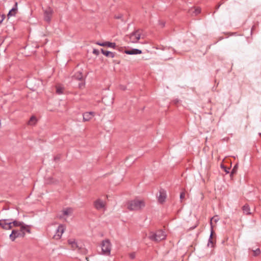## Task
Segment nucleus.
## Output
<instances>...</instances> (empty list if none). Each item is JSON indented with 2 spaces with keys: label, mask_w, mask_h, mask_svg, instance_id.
Segmentation results:
<instances>
[{
  "label": "nucleus",
  "mask_w": 261,
  "mask_h": 261,
  "mask_svg": "<svg viewBox=\"0 0 261 261\" xmlns=\"http://www.w3.org/2000/svg\"><path fill=\"white\" fill-rule=\"evenodd\" d=\"M12 219H4L3 220V222L2 223L1 227L5 229L9 230L11 229L12 228V223H11L10 221H12Z\"/></svg>",
  "instance_id": "obj_9"
},
{
  "label": "nucleus",
  "mask_w": 261,
  "mask_h": 261,
  "mask_svg": "<svg viewBox=\"0 0 261 261\" xmlns=\"http://www.w3.org/2000/svg\"><path fill=\"white\" fill-rule=\"evenodd\" d=\"M1 19L0 20V23H2L3 22V21L4 20V19L5 18V15L3 14L1 16Z\"/></svg>",
  "instance_id": "obj_33"
},
{
  "label": "nucleus",
  "mask_w": 261,
  "mask_h": 261,
  "mask_svg": "<svg viewBox=\"0 0 261 261\" xmlns=\"http://www.w3.org/2000/svg\"><path fill=\"white\" fill-rule=\"evenodd\" d=\"M223 3H224V2H222L221 3L219 4L218 5V6H216V10H218V9L219 8V7H220V6H221V5Z\"/></svg>",
  "instance_id": "obj_36"
},
{
  "label": "nucleus",
  "mask_w": 261,
  "mask_h": 261,
  "mask_svg": "<svg viewBox=\"0 0 261 261\" xmlns=\"http://www.w3.org/2000/svg\"><path fill=\"white\" fill-rule=\"evenodd\" d=\"M94 206L97 210H100L105 207L103 202L100 199H98L94 201Z\"/></svg>",
  "instance_id": "obj_13"
},
{
  "label": "nucleus",
  "mask_w": 261,
  "mask_h": 261,
  "mask_svg": "<svg viewBox=\"0 0 261 261\" xmlns=\"http://www.w3.org/2000/svg\"><path fill=\"white\" fill-rule=\"evenodd\" d=\"M224 171H225V172H226V173H227L229 172V169H226V168H225L224 167Z\"/></svg>",
  "instance_id": "obj_37"
},
{
  "label": "nucleus",
  "mask_w": 261,
  "mask_h": 261,
  "mask_svg": "<svg viewBox=\"0 0 261 261\" xmlns=\"http://www.w3.org/2000/svg\"><path fill=\"white\" fill-rule=\"evenodd\" d=\"M4 40V37L3 36H0V46L3 43Z\"/></svg>",
  "instance_id": "obj_29"
},
{
  "label": "nucleus",
  "mask_w": 261,
  "mask_h": 261,
  "mask_svg": "<svg viewBox=\"0 0 261 261\" xmlns=\"http://www.w3.org/2000/svg\"><path fill=\"white\" fill-rule=\"evenodd\" d=\"M25 235V232L22 231L21 229H20V230L13 229L10 234L9 238L12 241H14L16 238L19 237L23 238Z\"/></svg>",
  "instance_id": "obj_5"
},
{
  "label": "nucleus",
  "mask_w": 261,
  "mask_h": 261,
  "mask_svg": "<svg viewBox=\"0 0 261 261\" xmlns=\"http://www.w3.org/2000/svg\"><path fill=\"white\" fill-rule=\"evenodd\" d=\"M129 257L132 259H134L135 257V253H132L129 254Z\"/></svg>",
  "instance_id": "obj_32"
},
{
  "label": "nucleus",
  "mask_w": 261,
  "mask_h": 261,
  "mask_svg": "<svg viewBox=\"0 0 261 261\" xmlns=\"http://www.w3.org/2000/svg\"><path fill=\"white\" fill-rule=\"evenodd\" d=\"M158 201L160 203H163L166 198V194L164 190H161L159 192V195L158 196Z\"/></svg>",
  "instance_id": "obj_12"
},
{
  "label": "nucleus",
  "mask_w": 261,
  "mask_h": 261,
  "mask_svg": "<svg viewBox=\"0 0 261 261\" xmlns=\"http://www.w3.org/2000/svg\"><path fill=\"white\" fill-rule=\"evenodd\" d=\"M17 5V3L16 2L14 5L13 6V8L9 11V13L7 14L8 18L15 16L18 10Z\"/></svg>",
  "instance_id": "obj_10"
},
{
  "label": "nucleus",
  "mask_w": 261,
  "mask_h": 261,
  "mask_svg": "<svg viewBox=\"0 0 261 261\" xmlns=\"http://www.w3.org/2000/svg\"><path fill=\"white\" fill-rule=\"evenodd\" d=\"M124 53L127 55H138L142 54V50L137 48H133L125 50Z\"/></svg>",
  "instance_id": "obj_14"
},
{
  "label": "nucleus",
  "mask_w": 261,
  "mask_h": 261,
  "mask_svg": "<svg viewBox=\"0 0 261 261\" xmlns=\"http://www.w3.org/2000/svg\"><path fill=\"white\" fill-rule=\"evenodd\" d=\"M101 250L105 254H110L111 250V245L109 240L103 241L101 243Z\"/></svg>",
  "instance_id": "obj_6"
},
{
  "label": "nucleus",
  "mask_w": 261,
  "mask_h": 261,
  "mask_svg": "<svg viewBox=\"0 0 261 261\" xmlns=\"http://www.w3.org/2000/svg\"><path fill=\"white\" fill-rule=\"evenodd\" d=\"M162 24V27H164V25H165V23H163H163H162V24Z\"/></svg>",
  "instance_id": "obj_38"
},
{
  "label": "nucleus",
  "mask_w": 261,
  "mask_h": 261,
  "mask_svg": "<svg viewBox=\"0 0 261 261\" xmlns=\"http://www.w3.org/2000/svg\"><path fill=\"white\" fill-rule=\"evenodd\" d=\"M101 51L102 54L103 55H104L105 56H106V57H111L112 58H113L115 57V53H114L113 52L108 51V50H105L103 49H101Z\"/></svg>",
  "instance_id": "obj_17"
},
{
  "label": "nucleus",
  "mask_w": 261,
  "mask_h": 261,
  "mask_svg": "<svg viewBox=\"0 0 261 261\" xmlns=\"http://www.w3.org/2000/svg\"><path fill=\"white\" fill-rule=\"evenodd\" d=\"M65 230V226L62 224L59 225L55 234L53 236V238L55 240H59L61 238L63 233Z\"/></svg>",
  "instance_id": "obj_7"
},
{
  "label": "nucleus",
  "mask_w": 261,
  "mask_h": 261,
  "mask_svg": "<svg viewBox=\"0 0 261 261\" xmlns=\"http://www.w3.org/2000/svg\"><path fill=\"white\" fill-rule=\"evenodd\" d=\"M140 37L141 34L139 30L134 31L129 35H126L125 36L126 38H128L129 39V41L134 43L138 42V40L140 39Z\"/></svg>",
  "instance_id": "obj_4"
},
{
  "label": "nucleus",
  "mask_w": 261,
  "mask_h": 261,
  "mask_svg": "<svg viewBox=\"0 0 261 261\" xmlns=\"http://www.w3.org/2000/svg\"><path fill=\"white\" fill-rule=\"evenodd\" d=\"M145 205L143 200L134 199L128 202L127 208L130 211H138L144 207Z\"/></svg>",
  "instance_id": "obj_1"
},
{
  "label": "nucleus",
  "mask_w": 261,
  "mask_h": 261,
  "mask_svg": "<svg viewBox=\"0 0 261 261\" xmlns=\"http://www.w3.org/2000/svg\"><path fill=\"white\" fill-rule=\"evenodd\" d=\"M72 210L71 208H67L63 211V214L64 215L68 216L72 212Z\"/></svg>",
  "instance_id": "obj_22"
},
{
  "label": "nucleus",
  "mask_w": 261,
  "mask_h": 261,
  "mask_svg": "<svg viewBox=\"0 0 261 261\" xmlns=\"http://www.w3.org/2000/svg\"><path fill=\"white\" fill-rule=\"evenodd\" d=\"M75 76V77L78 80H82L83 78V75L81 72H77Z\"/></svg>",
  "instance_id": "obj_25"
},
{
  "label": "nucleus",
  "mask_w": 261,
  "mask_h": 261,
  "mask_svg": "<svg viewBox=\"0 0 261 261\" xmlns=\"http://www.w3.org/2000/svg\"><path fill=\"white\" fill-rule=\"evenodd\" d=\"M253 255L254 256H257L260 253V250L259 248H257L255 250H253Z\"/></svg>",
  "instance_id": "obj_24"
},
{
  "label": "nucleus",
  "mask_w": 261,
  "mask_h": 261,
  "mask_svg": "<svg viewBox=\"0 0 261 261\" xmlns=\"http://www.w3.org/2000/svg\"><path fill=\"white\" fill-rule=\"evenodd\" d=\"M96 44L101 46H108L109 47H111L113 48H115L116 47V44L115 43L110 42H104L102 43L97 42Z\"/></svg>",
  "instance_id": "obj_15"
},
{
  "label": "nucleus",
  "mask_w": 261,
  "mask_h": 261,
  "mask_svg": "<svg viewBox=\"0 0 261 261\" xmlns=\"http://www.w3.org/2000/svg\"><path fill=\"white\" fill-rule=\"evenodd\" d=\"M166 238V235L164 231L162 230H157L156 232H150L149 233L148 238L152 241L156 242L161 241Z\"/></svg>",
  "instance_id": "obj_2"
},
{
  "label": "nucleus",
  "mask_w": 261,
  "mask_h": 261,
  "mask_svg": "<svg viewBox=\"0 0 261 261\" xmlns=\"http://www.w3.org/2000/svg\"><path fill=\"white\" fill-rule=\"evenodd\" d=\"M2 222H3V220H0V226H1Z\"/></svg>",
  "instance_id": "obj_40"
},
{
  "label": "nucleus",
  "mask_w": 261,
  "mask_h": 261,
  "mask_svg": "<svg viewBox=\"0 0 261 261\" xmlns=\"http://www.w3.org/2000/svg\"><path fill=\"white\" fill-rule=\"evenodd\" d=\"M95 115V113L93 112H88L83 113V121H88L90 119H92L93 117Z\"/></svg>",
  "instance_id": "obj_11"
},
{
  "label": "nucleus",
  "mask_w": 261,
  "mask_h": 261,
  "mask_svg": "<svg viewBox=\"0 0 261 261\" xmlns=\"http://www.w3.org/2000/svg\"><path fill=\"white\" fill-rule=\"evenodd\" d=\"M21 229L22 230V231L24 232L25 233V232H27L29 233H31V230L29 228V226L27 225H25L24 223L23 225L22 226H21Z\"/></svg>",
  "instance_id": "obj_21"
},
{
  "label": "nucleus",
  "mask_w": 261,
  "mask_h": 261,
  "mask_svg": "<svg viewBox=\"0 0 261 261\" xmlns=\"http://www.w3.org/2000/svg\"><path fill=\"white\" fill-rule=\"evenodd\" d=\"M242 210L243 211V213L246 215H250L251 214V213L250 212V207L248 204H245L243 207Z\"/></svg>",
  "instance_id": "obj_19"
},
{
  "label": "nucleus",
  "mask_w": 261,
  "mask_h": 261,
  "mask_svg": "<svg viewBox=\"0 0 261 261\" xmlns=\"http://www.w3.org/2000/svg\"><path fill=\"white\" fill-rule=\"evenodd\" d=\"M121 89L123 90H124L125 89V88H124V86H121Z\"/></svg>",
  "instance_id": "obj_39"
},
{
  "label": "nucleus",
  "mask_w": 261,
  "mask_h": 261,
  "mask_svg": "<svg viewBox=\"0 0 261 261\" xmlns=\"http://www.w3.org/2000/svg\"><path fill=\"white\" fill-rule=\"evenodd\" d=\"M53 14V10L48 7L44 11V19L45 21L49 22L51 20L52 15Z\"/></svg>",
  "instance_id": "obj_8"
},
{
  "label": "nucleus",
  "mask_w": 261,
  "mask_h": 261,
  "mask_svg": "<svg viewBox=\"0 0 261 261\" xmlns=\"http://www.w3.org/2000/svg\"><path fill=\"white\" fill-rule=\"evenodd\" d=\"M68 244L71 245V248L73 250L77 249L79 252L82 254H86L87 250L82 247V245H80L74 239H69L68 240Z\"/></svg>",
  "instance_id": "obj_3"
},
{
  "label": "nucleus",
  "mask_w": 261,
  "mask_h": 261,
  "mask_svg": "<svg viewBox=\"0 0 261 261\" xmlns=\"http://www.w3.org/2000/svg\"><path fill=\"white\" fill-rule=\"evenodd\" d=\"M93 54L97 56L99 55V51L98 49H94L93 50Z\"/></svg>",
  "instance_id": "obj_28"
},
{
  "label": "nucleus",
  "mask_w": 261,
  "mask_h": 261,
  "mask_svg": "<svg viewBox=\"0 0 261 261\" xmlns=\"http://www.w3.org/2000/svg\"><path fill=\"white\" fill-rule=\"evenodd\" d=\"M185 193L184 192H181L180 194V199L181 200L185 198Z\"/></svg>",
  "instance_id": "obj_30"
},
{
  "label": "nucleus",
  "mask_w": 261,
  "mask_h": 261,
  "mask_svg": "<svg viewBox=\"0 0 261 261\" xmlns=\"http://www.w3.org/2000/svg\"><path fill=\"white\" fill-rule=\"evenodd\" d=\"M122 15H121V14H120V15H119L118 16H115V18H116V19H120V18H122Z\"/></svg>",
  "instance_id": "obj_35"
},
{
  "label": "nucleus",
  "mask_w": 261,
  "mask_h": 261,
  "mask_svg": "<svg viewBox=\"0 0 261 261\" xmlns=\"http://www.w3.org/2000/svg\"><path fill=\"white\" fill-rule=\"evenodd\" d=\"M214 231L213 230V226L212 225V222H211V234H210V238L208 239V242L207 243L208 246H209L210 245V244H212L211 247H213L214 242L213 241V236L214 235Z\"/></svg>",
  "instance_id": "obj_16"
},
{
  "label": "nucleus",
  "mask_w": 261,
  "mask_h": 261,
  "mask_svg": "<svg viewBox=\"0 0 261 261\" xmlns=\"http://www.w3.org/2000/svg\"><path fill=\"white\" fill-rule=\"evenodd\" d=\"M10 222H11V223H12V227L13 226H15V227L19 226V227H20V228H21V226H22L24 224V223L23 222L18 221L17 220L13 221V220H12Z\"/></svg>",
  "instance_id": "obj_18"
},
{
  "label": "nucleus",
  "mask_w": 261,
  "mask_h": 261,
  "mask_svg": "<svg viewBox=\"0 0 261 261\" xmlns=\"http://www.w3.org/2000/svg\"><path fill=\"white\" fill-rule=\"evenodd\" d=\"M237 169H238V165L236 164L233 167V169H232L231 173H230V175H232L233 174H235L237 172Z\"/></svg>",
  "instance_id": "obj_23"
},
{
  "label": "nucleus",
  "mask_w": 261,
  "mask_h": 261,
  "mask_svg": "<svg viewBox=\"0 0 261 261\" xmlns=\"http://www.w3.org/2000/svg\"><path fill=\"white\" fill-rule=\"evenodd\" d=\"M60 159V155H57L54 158L55 161H58Z\"/></svg>",
  "instance_id": "obj_34"
},
{
  "label": "nucleus",
  "mask_w": 261,
  "mask_h": 261,
  "mask_svg": "<svg viewBox=\"0 0 261 261\" xmlns=\"http://www.w3.org/2000/svg\"><path fill=\"white\" fill-rule=\"evenodd\" d=\"M56 92L58 94H61L63 93V89L61 88L58 87L57 88Z\"/></svg>",
  "instance_id": "obj_27"
},
{
  "label": "nucleus",
  "mask_w": 261,
  "mask_h": 261,
  "mask_svg": "<svg viewBox=\"0 0 261 261\" xmlns=\"http://www.w3.org/2000/svg\"><path fill=\"white\" fill-rule=\"evenodd\" d=\"M193 13H195V15L199 14L200 13V9L199 8H195Z\"/></svg>",
  "instance_id": "obj_26"
},
{
  "label": "nucleus",
  "mask_w": 261,
  "mask_h": 261,
  "mask_svg": "<svg viewBox=\"0 0 261 261\" xmlns=\"http://www.w3.org/2000/svg\"><path fill=\"white\" fill-rule=\"evenodd\" d=\"M37 121V120L36 117L32 116L28 121V124L30 125H34L36 123Z\"/></svg>",
  "instance_id": "obj_20"
},
{
  "label": "nucleus",
  "mask_w": 261,
  "mask_h": 261,
  "mask_svg": "<svg viewBox=\"0 0 261 261\" xmlns=\"http://www.w3.org/2000/svg\"><path fill=\"white\" fill-rule=\"evenodd\" d=\"M216 217H217V216H215V217H214L212 218L211 219V222H210V223L212 222V220H214V221L215 222H217L219 220V219H218V218H216Z\"/></svg>",
  "instance_id": "obj_31"
}]
</instances>
